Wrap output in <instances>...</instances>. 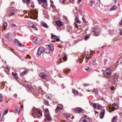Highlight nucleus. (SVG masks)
<instances>
[{"mask_svg": "<svg viewBox=\"0 0 122 122\" xmlns=\"http://www.w3.org/2000/svg\"><path fill=\"white\" fill-rule=\"evenodd\" d=\"M42 39L41 38H38L36 41V43L37 44H40L42 42Z\"/></svg>", "mask_w": 122, "mask_h": 122, "instance_id": "aec40b11", "label": "nucleus"}, {"mask_svg": "<svg viewBox=\"0 0 122 122\" xmlns=\"http://www.w3.org/2000/svg\"><path fill=\"white\" fill-rule=\"evenodd\" d=\"M48 47L51 49V51H52L54 49V47L51 44H49L48 45Z\"/></svg>", "mask_w": 122, "mask_h": 122, "instance_id": "393cba45", "label": "nucleus"}, {"mask_svg": "<svg viewBox=\"0 0 122 122\" xmlns=\"http://www.w3.org/2000/svg\"><path fill=\"white\" fill-rule=\"evenodd\" d=\"M5 37L6 38L8 39L9 41H11L12 40L11 35L10 33H8L6 34L5 36Z\"/></svg>", "mask_w": 122, "mask_h": 122, "instance_id": "6e6552de", "label": "nucleus"}, {"mask_svg": "<svg viewBox=\"0 0 122 122\" xmlns=\"http://www.w3.org/2000/svg\"><path fill=\"white\" fill-rule=\"evenodd\" d=\"M30 13L33 16H30V18L33 19H36L37 17V13L35 11L32 12Z\"/></svg>", "mask_w": 122, "mask_h": 122, "instance_id": "423d86ee", "label": "nucleus"}, {"mask_svg": "<svg viewBox=\"0 0 122 122\" xmlns=\"http://www.w3.org/2000/svg\"><path fill=\"white\" fill-rule=\"evenodd\" d=\"M44 52L45 53L47 54H49L50 53V51L49 48H47L45 49L44 48Z\"/></svg>", "mask_w": 122, "mask_h": 122, "instance_id": "dca6fc26", "label": "nucleus"}, {"mask_svg": "<svg viewBox=\"0 0 122 122\" xmlns=\"http://www.w3.org/2000/svg\"><path fill=\"white\" fill-rule=\"evenodd\" d=\"M83 86L85 87H86L88 86L87 84H84Z\"/></svg>", "mask_w": 122, "mask_h": 122, "instance_id": "e2e57ef3", "label": "nucleus"}, {"mask_svg": "<svg viewBox=\"0 0 122 122\" xmlns=\"http://www.w3.org/2000/svg\"><path fill=\"white\" fill-rule=\"evenodd\" d=\"M75 20L76 22L80 24L81 23V22L79 20L78 18L77 17L75 18Z\"/></svg>", "mask_w": 122, "mask_h": 122, "instance_id": "2f4dec72", "label": "nucleus"}, {"mask_svg": "<svg viewBox=\"0 0 122 122\" xmlns=\"http://www.w3.org/2000/svg\"><path fill=\"white\" fill-rule=\"evenodd\" d=\"M91 105L92 106V107H97V105H98V107H100V106L99 105H98V104L97 105L95 103H91Z\"/></svg>", "mask_w": 122, "mask_h": 122, "instance_id": "a878e982", "label": "nucleus"}, {"mask_svg": "<svg viewBox=\"0 0 122 122\" xmlns=\"http://www.w3.org/2000/svg\"><path fill=\"white\" fill-rule=\"evenodd\" d=\"M62 107H56V111L57 112L60 110H61L62 109Z\"/></svg>", "mask_w": 122, "mask_h": 122, "instance_id": "72a5a7b5", "label": "nucleus"}, {"mask_svg": "<svg viewBox=\"0 0 122 122\" xmlns=\"http://www.w3.org/2000/svg\"><path fill=\"white\" fill-rule=\"evenodd\" d=\"M42 1L43 3H46V4L47 5H48L47 3V0H41Z\"/></svg>", "mask_w": 122, "mask_h": 122, "instance_id": "09e8293b", "label": "nucleus"}, {"mask_svg": "<svg viewBox=\"0 0 122 122\" xmlns=\"http://www.w3.org/2000/svg\"><path fill=\"white\" fill-rule=\"evenodd\" d=\"M91 56L90 54H87L86 57L85 59L86 60L91 58Z\"/></svg>", "mask_w": 122, "mask_h": 122, "instance_id": "c85d7f7f", "label": "nucleus"}, {"mask_svg": "<svg viewBox=\"0 0 122 122\" xmlns=\"http://www.w3.org/2000/svg\"><path fill=\"white\" fill-rule=\"evenodd\" d=\"M27 56L29 58V59H30L31 58L30 56L29 55H27Z\"/></svg>", "mask_w": 122, "mask_h": 122, "instance_id": "bf43d9fd", "label": "nucleus"}, {"mask_svg": "<svg viewBox=\"0 0 122 122\" xmlns=\"http://www.w3.org/2000/svg\"><path fill=\"white\" fill-rule=\"evenodd\" d=\"M75 110L79 113H83L84 112V110H83L81 108L78 107L77 109H75Z\"/></svg>", "mask_w": 122, "mask_h": 122, "instance_id": "9d476101", "label": "nucleus"}, {"mask_svg": "<svg viewBox=\"0 0 122 122\" xmlns=\"http://www.w3.org/2000/svg\"><path fill=\"white\" fill-rule=\"evenodd\" d=\"M43 102L47 106L49 105L48 102L47 100H44Z\"/></svg>", "mask_w": 122, "mask_h": 122, "instance_id": "f704fd0d", "label": "nucleus"}, {"mask_svg": "<svg viewBox=\"0 0 122 122\" xmlns=\"http://www.w3.org/2000/svg\"><path fill=\"white\" fill-rule=\"evenodd\" d=\"M24 86L26 88V90L29 92H34L35 90L34 88L32 87L31 86L28 84H25L24 85Z\"/></svg>", "mask_w": 122, "mask_h": 122, "instance_id": "f03ea898", "label": "nucleus"}, {"mask_svg": "<svg viewBox=\"0 0 122 122\" xmlns=\"http://www.w3.org/2000/svg\"><path fill=\"white\" fill-rule=\"evenodd\" d=\"M56 24L57 26H58L59 27L62 26V22L58 20L55 21Z\"/></svg>", "mask_w": 122, "mask_h": 122, "instance_id": "f8f14e48", "label": "nucleus"}, {"mask_svg": "<svg viewBox=\"0 0 122 122\" xmlns=\"http://www.w3.org/2000/svg\"><path fill=\"white\" fill-rule=\"evenodd\" d=\"M108 61V60L107 59H105L104 60V65H105L106 64V62Z\"/></svg>", "mask_w": 122, "mask_h": 122, "instance_id": "5fc2aeb1", "label": "nucleus"}, {"mask_svg": "<svg viewBox=\"0 0 122 122\" xmlns=\"http://www.w3.org/2000/svg\"><path fill=\"white\" fill-rule=\"evenodd\" d=\"M16 111L17 112L18 114H19L20 113V107H18L16 109Z\"/></svg>", "mask_w": 122, "mask_h": 122, "instance_id": "a19ab883", "label": "nucleus"}, {"mask_svg": "<svg viewBox=\"0 0 122 122\" xmlns=\"http://www.w3.org/2000/svg\"><path fill=\"white\" fill-rule=\"evenodd\" d=\"M117 118V116H115V117H113V119L112 120V122H116Z\"/></svg>", "mask_w": 122, "mask_h": 122, "instance_id": "7c9ffc66", "label": "nucleus"}, {"mask_svg": "<svg viewBox=\"0 0 122 122\" xmlns=\"http://www.w3.org/2000/svg\"><path fill=\"white\" fill-rule=\"evenodd\" d=\"M12 73L13 76L15 77V78H18V76L17 75V73H14L13 72H12Z\"/></svg>", "mask_w": 122, "mask_h": 122, "instance_id": "c9c22d12", "label": "nucleus"}, {"mask_svg": "<svg viewBox=\"0 0 122 122\" xmlns=\"http://www.w3.org/2000/svg\"><path fill=\"white\" fill-rule=\"evenodd\" d=\"M85 69L87 71H90L91 70V69L89 68V67L88 66H86V67H85Z\"/></svg>", "mask_w": 122, "mask_h": 122, "instance_id": "c03bdc74", "label": "nucleus"}, {"mask_svg": "<svg viewBox=\"0 0 122 122\" xmlns=\"http://www.w3.org/2000/svg\"><path fill=\"white\" fill-rule=\"evenodd\" d=\"M57 38L56 36L55 35H53L51 36V38L52 39L55 40Z\"/></svg>", "mask_w": 122, "mask_h": 122, "instance_id": "79ce46f5", "label": "nucleus"}, {"mask_svg": "<svg viewBox=\"0 0 122 122\" xmlns=\"http://www.w3.org/2000/svg\"><path fill=\"white\" fill-rule=\"evenodd\" d=\"M41 24L44 27L47 28H48V27L46 23L45 22H43L41 23Z\"/></svg>", "mask_w": 122, "mask_h": 122, "instance_id": "4be33fe9", "label": "nucleus"}, {"mask_svg": "<svg viewBox=\"0 0 122 122\" xmlns=\"http://www.w3.org/2000/svg\"><path fill=\"white\" fill-rule=\"evenodd\" d=\"M93 32L95 34V36H98L99 35V31L97 29H95L94 30Z\"/></svg>", "mask_w": 122, "mask_h": 122, "instance_id": "ddd939ff", "label": "nucleus"}, {"mask_svg": "<svg viewBox=\"0 0 122 122\" xmlns=\"http://www.w3.org/2000/svg\"><path fill=\"white\" fill-rule=\"evenodd\" d=\"M112 107H118L117 105L115 103H114L112 104Z\"/></svg>", "mask_w": 122, "mask_h": 122, "instance_id": "de8ad7c7", "label": "nucleus"}, {"mask_svg": "<svg viewBox=\"0 0 122 122\" xmlns=\"http://www.w3.org/2000/svg\"><path fill=\"white\" fill-rule=\"evenodd\" d=\"M110 70L109 68H107L104 72V75L107 78L109 77L111 75Z\"/></svg>", "mask_w": 122, "mask_h": 122, "instance_id": "20e7f679", "label": "nucleus"}, {"mask_svg": "<svg viewBox=\"0 0 122 122\" xmlns=\"http://www.w3.org/2000/svg\"><path fill=\"white\" fill-rule=\"evenodd\" d=\"M62 58H60L57 61V62H60V63H61L62 62H64V61H62V60L65 61H66V54H64L62 56Z\"/></svg>", "mask_w": 122, "mask_h": 122, "instance_id": "39448f33", "label": "nucleus"}, {"mask_svg": "<svg viewBox=\"0 0 122 122\" xmlns=\"http://www.w3.org/2000/svg\"><path fill=\"white\" fill-rule=\"evenodd\" d=\"M89 119L87 117H83L81 118L79 122H90Z\"/></svg>", "mask_w": 122, "mask_h": 122, "instance_id": "0eeeda50", "label": "nucleus"}, {"mask_svg": "<svg viewBox=\"0 0 122 122\" xmlns=\"http://www.w3.org/2000/svg\"><path fill=\"white\" fill-rule=\"evenodd\" d=\"M120 34L121 35H122V30L120 31Z\"/></svg>", "mask_w": 122, "mask_h": 122, "instance_id": "338daca9", "label": "nucleus"}, {"mask_svg": "<svg viewBox=\"0 0 122 122\" xmlns=\"http://www.w3.org/2000/svg\"><path fill=\"white\" fill-rule=\"evenodd\" d=\"M109 109V111L110 112H111L113 111H114L115 109L117 110L118 109V107H116V108H115V107H108Z\"/></svg>", "mask_w": 122, "mask_h": 122, "instance_id": "6ab92c4d", "label": "nucleus"}, {"mask_svg": "<svg viewBox=\"0 0 122 122\" xmlns=\"http://www.w3.org/2000/svg\"><path fill=\"white\" fill-rule=\"evenodd\" d=\"M3 26L4 28H6L7 25V23L5 22H3Z\"/></svg>", "mask_w": 122, "mask_h": 122, "instance_id": "cd10ccee", "label": "nucleus"}, {"mask_svg": "<svg viewBox=\"0 0 122 122\" xmlns=\"http://www.w3.org/2000/svg\"><path fill=\"white\" fill-rule=\"evenodd\" d=\"M114 30L113 29H110L109 31V32L111 34H112L114 33Z\"/></svg>", "mask_w": 122, "mask_h": 122, "instance_id": "a18cd8bd", "label": "nucleus"}, {"mask_svg": "<svg viewBox=\"0 0 122 122\" xmlns=\"http://www.w3.org/2000/svg\"><path fill=\"white\" fill-rule=\"evenodd\" d=\"M15 12V11L14 10H12L10 12L9 15V16L10 17L11 16L14 15Z\"/></svg>", "mask_w": 122, "mask_h": 122, "instance_id": "4468645a", "label": "nucleus"}, {"mask_svg": "<svg viewBox=\"0 0 122 122\" xmlns=\"http://www.w3.org/2000/svg\"><path fill=\"white\" fill-rule=\"evenodd\" d=\"M94 3V2L93 1H90V3H89V5L90 6H92V5L93 3Z\"/></svg>", "mask_w": 122, "mask_h": 122, "instance_id": "49530a36", "label": "nucleus"}, {"mask_svg": "<svg viewBox=\"0 0 122 122\" xmlns=\"http://www.w3.org/2000/svg\"><path fill=\"white\" fill-rule=\"evenodd\" d=\"M47 117H46L45 119L44 120H48L49 121H51L52 120V118L51 116H46Z\"/></svg>", "mask_w": 122, "mask_h": 122, "instance_id": "412c9836", "label": "nucleus"}, {"mask_svg": "<svg viewBox=\"0 0 122 122\" xmlns=\"http://www.w3.org/2000/svg\"><path fill=\"white\" fill-rule=\"evenodd\" d=\"M117 7L116 6H113L111 7V8L110 9V11L115 10L117 9Z\"/></svg>", "mask_w": 122, "mask_h": 122, "instance_id": "b1692460", "label": "nucleus"}, {"mask_svg": "<svg viewBox=\"0 0 122 122\" xmlns=\"http://www.w3.org/2000/svg\"><path fill=\"white\" fill-rule=\"evenodd\" d=\"M56 40L57 41H60L59 38H57L56 39Z\"/></svg>", "mask_w": 122, "mask_h": 122, "instance_id": "052dcab7", "label": "nucleus"}, {"mask_svg": "<svg viewBox=\"0 0 122 122\" xmlns=\"http://www.w3.org/2000/svg\"><path fill=\"white\" fill-rule=\"evenodd\" d=\"M64 116L67 119L70 120V121H71V120H70L71 116L70 115L68 114H65L64 115Z\"/></svg>", "mask_w": 122, "mask_h": 122, "instance_id": "a211bd4d", "label": "nucleus"}, {"mask_svg": "<svg viewBox=\"0 0 122 122\" xmlns=\"http://www.w3.org/2000/svg\"><path fill=\"white\" fill-rule=\"evenodd\" d=\"M120 25H122V20H121V21L119 23Z\"/></svg>", "mask_w": 122, "mask_h": 122, "instance_id": "69168bd1", "label": "nucleus"}, {"mask_svg": "<svg viewBox=\"0 0 122 122\" xmlns=\"http://www.w3.org/2000/svg\"><path fill=\"white\" fill-rule=\"evenodd\" d=\"M16 40V41L18 43V44L20 46L23 47V46H25L23 45H22V44L21 43H19V41L18 40Z\"/></svg>", "mask_w": 122, "mask_h": 122, "instance_id": "bb28decb", "label": "nucleus"}, {"mask_svg": "<svg viewBox=\"0 0 122 122\" xmlns=\"http://www.w3.org/2000/svg\"><path fill=\"white\" fill-rule=\"evenodd\" d=\"M30 0H26V2L28 4H30Z\"/></svg>", "mask_w": 122, "mask_h": 122, "instance_id": "13d9d810", "label": "nucleus"}, {"mask_svg": "<svg viewBox=\"0 0 122 122\" xmlns=\"http://www.w3.org/2000/svg\"><path fill=\"white\" fill-rule=\"evenodd\" d=\"M44 47L42 46H40L37 50V55L38 56H40L44 52Z\"/></svg>", "mask_w": 122, "mask_h": 122, "instance_id": "7ed1b4c3", "label": "nucleus"}, {"mask_svg": "<svg viewBox=\"0 0 122 122\" xmlns=\"http://www.w3.org/2000/svg\"><path fill=\"white\" fill-rule=\"evenodd\" d=\"M90 36V35L89 34L85 36L84 37V39L85 40H86L88 39Z\"/></svg>", "mask_w": 122, "mask_h": 122, "instance_id": "473e14b6", "label": "nucleus"}, {"mask_svg": "<svg viewBox=\"0 0 122 122\" xmlns=\"http://www.w3.org/2000/svg\"><path fill=\"white\" fill-rule=\"evenodd\" d=\"M33 110L34 113L37 115L38 117H40V116H42V111L40 109L34 107Z\"/></svg>", "mask_w": 122, "mask_h": 122, "instance_id": "f257e3e1", "label": "nucleus"}, {"mask_svg": "<svg viewBox=\"0 0 122 122\" xmlns=\"http://www.w3.org/2000/svg\"><path fill=\"white\" fill-rule=\"evenodd\" d=\"M11 50L12 52H13V53H14V54H15V52H14V50L13 49H11Z\"/></svg>", "mask_w": 122, "mask_h": 122, "instance_id": "680f3d73", "label": "nucleus"}, {"mask_svg": "<svg viewBox=\"0 0 122 122\" xmlns=\"http://www.w3.org/2000/svg\"><path fill=\"white\" fill-rule=\"evenodd\" d=\"M82 20L85 23L87 22L86 21V20L85 19L84 17V16L82 17Z\"/></svg>", "mask_w": 122, "mask_h": 122, "instance_id": "8fccbe9b", "label": "nucleus"}, {"mask_svg": "<svg viewBox=\"0 0 122 122\" xmlns=\"http://www.w3.org/2000/svg\"><path fill=\"white\" fill-rule=\"evenodd\" d=\"M93 92L96 93V95H97V89H95L93 91Z\"/></svg>", "mask_w": 122, "mask_h": 122, "instance_id": "603ef678", "label": "nucleus"}, {"mask_svg": "<svg viewBox=\"0 0 122 122\" xmlns=\"http://www.w3.org/2000/svg\"><path fill=\"white\" fill-rule=\"evenodd\" d=\"M8 109H6L3 112V115H5L8 112Z\"/></svg>", "mask_w": 122, "mask_h": 122, "instance_id": "37998d69", "label": "nucleus"}, {"mask_svg": "<svg viewBox=\"0 0 122 122\" xmlns=\"http://www.w3.org/2000/svg\"><path fill=\"white\" fill-rule=\"evenodd\" d=\"M66 0H60V1L61 2L63 3H64L65 2V1Z\"/></svg>", "mask_w": 122, "mask_h": 122, "instance_id": "4d7b16f0", "label": "nucleus"}, {"mask_svg": "<svg viewBox=\"0 0 122 122\" xmlns=\"http://www.w3.org/2000/svg\"><path fill=\"white\" fill-rule=\"evenodd\" d=\"M38 38L37 36H34L32 40V41L33 42H35L36 41H37Z\"/></svg>", "mask_w": 122, "mask_h": 122, "instance_id": "ea45409f", "label": "nucleus"}, {"mask_svg": "<svg viewBox=\"0 0 122 122\" xmlns=\"http://www.w3.org/2000/svg\"><path fill=\"white\" fill-rule=\"evenodd\" d=\"M27 72L28 71H25L22 72V73L20 74L21 76H23L25 75L26 74Z\"/></svg>", "mask_w": 122, "mask_h": 122, "instance_id": "c756f323", "label": "nucleus"}, {"mask_svg": "<svg viewBox=\"0 0 122 122\" xmlns=\"http://www.w3.org/2000/svg\"><path fill=\"white\" fill-rule=\"evenodd\" d=\"M72 91L73 92V93H74L75 95H78V92L77 91H76L75 89L74 90L73 89H72Z\"/></svg>", "mask_w": 122, "mask_h": 122, "instance_id": "58836bf2", "label": "nucleus"}, {"mask_svg": "<svg viewBox=\"0 0 122 122\" xmlns=\"http://www.w3.org/2000/svg\"><path fill=\"white\" fill-rule=\"evenodd\" d=\"M11 28H12V27H17V26H16V25L14 24H11Z\"/></svg>", "mask_w": 122, "mask_h": 122, "instance_id": "3c124183", "label": "nucleus"}, {"mask_svg": "<svg viewBox=\"0 0 122 122\" xmlns=\"http://www.w3.org/2000/svg\"><path fill=\"white\" fill-rule=\"evenodd\" d=\"M44 5H45L44 4H42V5H41V6L42 7H43V8H44Z\"/></svg>", "mask_w": 122, "mask_h": 122, "instance_id": "774afa93", "label": "nucleus"}, {"mask_svg": "<svg viewBox=\"0 0 122 122\" xmlns=\"http://www.w3.org/2000/svg\"><path fill=\"white\" fill-rule=\"evenodd\" d=\"M51 4L50 6V7L52 8H53L55 7V6L54 5L53 2L52 1H51Z\"/></svg>", "mask_w": 122, "mask_h": 122, "instance_id": "4c0bfd02", "label": "nucleus"}, {"mask_svg": "<svg viewBox=\"0 0 122 122\" xmlns=\"http://www.w3.org/2000/svg\"><path fill=\"white\" fill-rule=\"evenodd\" d=\"M71 71L70 68H68L67 69H64L63 70V72L66 74H67L69 73L70 71Z\"/></svg>", "mask_w": 122, "mask_h": 122, "instance_id": "2eb2a0df", "label": "nucleus"}, {"mask_svg": "<svg viewBox=\"0 0 122 122\" xmlns=\"http://www.w3.org/2000/svg\"><path fill=\"white\" fill-rule=\"evenodd\" d=\"M63 17L66 20L67 19V17L66 16H63Z\"/></svg>", "mask_w": 122, "mask_h": 122, "instance_id": "0e129e2a", "label": "nucleus"}, {"mask_svg": "<svg viewBox=\"0 0 122 122\" xmlns=\"http://www.w3.org/2000/svg\"><path fill=\"white\" fill-rule=\"evenodd\" d=\"M95 60H94V61H92V64L93 65H95L97 64V63L95 62Z\"/></svg>", "mask_w": 122, "mask_h": 122, "instance_id": "864d4df0", "label": "nucleus"}, {"mask_svg": "<svg viewBox=\"0 0 122 122\" xmlns=\"http://www.w3.org/2000/svg\"><path fill=\"white\" fill-rule=\"evenodd\" d=\"M118 78L119 77L117 75H115L113 77V80L114 81H117Z\"/></svg>", "mask_w": 122, "mask_h": 122, "instance_id": "f3484780", "label": "nucleus"}, {"mask_svg": "<svg viewBox=\"0 0 122 122\" xmlns=\"http://www.w3.org/2000/svg\"><path fill=\"white\" fill-rule=\"evenodd\" d=\"M45 111V115H46V116H48L49 115V110L47 108H46Z\"/></svg>", "mask_w": 122, "mask_h": 122, "instance_id": "5701e85b", "label": "nucleus"}, {"mask_svg": "<svg viewBox=\"0 0 122 122\" xmlns=\"http://www.w3.org/2000/svg\"><path fill=\"white\" fill-rule=\"evenodd\" d=\"M38 1L39 4L40 5H41L42 3L41 0H38Z\"/></svg>", "mask_w": 122, "mask_h": 122, "instance_id": "6e6d98bb", "label": "nucleus"}, {"mask_svg": "<svg viewBox=\"0 0 122 122\" xmlns=\"http://www.w3.org/2000/svg\"><path fill=\"white\" fill-rule=\"evenodd\" d=\"M41 79H45L47 77V76L46 74L43 73H41L39 75Z\"/></svg>", "mask_w": 122, "mask_h": 122, "instance_id": "1a4fd4ad", "label": "nucleus"}, {"mask_svg": "<svg viewBox=\"0 0 122 122\" xmlns=\"http://www.w3.org/2000/svg\"><path fill=\"white\" fill-rule=\"evenodd\" d=\"M32 24V26H30V27H32L34 30H37V28L36 27V26Z\"/></svg>", "mask_w": 122, "mask_h": 122, "instance_id": "e433bc0d", "label": "nucleus"}, {"mask_svg": "<svg viewBox=\"0 0 122 122\" xmlns=\"http://www.w3.org/2000/svg\"><path fill=\"white\" fill-rule=\"evenodd\" d=\"M105 112V110L104 109L102 110L100 113L99 116L100 118L101 119L102 118L104 117V113Z\"/></svg>", "mask_w": 122, "mask_h": 122, "instance_id": "9b49d317", "label": "nucleus"}]
</instances>
